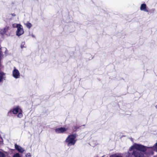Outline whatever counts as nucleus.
<instances>
[{
    "mask_svg": "<svg viewBox=\"0 0 157 157\" xmlns=\"http://www.w3.org/2000/svg\"><path fill=\"white\" fill-rule=\"evenodd\" d=\"M11 15L13 16H15V14L14 13L11 14Z\"/></svg>",
    "mask_w": 157,
    "mask_h": 157,
    "instance_id": "nucleus-18",
    "label": "nucleus"
},
{
    "mask_svg": "<svg viewBox=\"0 0 157 157\" xmlns=\"http://www.w3.org/2000/svg\"><path fill=\"white\" fill-rule=\"evenodd\" d=\"M76 137V134H71L67 136L65 140V142L68 146L70 147L75 144L77 141Z\"/></svg>",
    "mask_w": 157,
    "mask_h": 157,
    "instance_id": "nucleus-1",
    "label": "nucleus"
},
{
    "mask_svg": "<svg viewBox=\"0 0 157 157\" xmlns=\"http://www.w3.org/2000/svg\"><path fill=\"white\" fill-rule=\"evenodd\" d=\"M155 107L156 109H157V105L155 106Z\"/></svg>",
    "mask_w": 157,
    "mask_h": 157,
    "instance_id": "nucleus-20",
    "label": "nucleus"
},
{
    "mask_svg": "<svg viewBox=\"0 0 157 157\" xmlns=\"http://www.w3.org/2000/svg\"><path fill=\"white\" fill-rule=\"evenodd\" d=\"M109 157H122L120 155H112Z\"/></svg>",
    "mask_w": 157,
    "mask_h": 157,
    "instance_id": "nucleus-14",
    "label": "nucleus"
},
{
    "mask_svg": "<svg viewBox=\"0 0 157 157\" xmlns=\"http://www.w3.org/2000/svg\"><path fill=\"white\" fill-rule=\"evenodd\" d=\"M17 30L16 31V34L18 36H20L24 33V30L23 26L20 24H16Z\"/></svg>",
    "mask_w": 157,
    "mask_h": 157,
    "instance_id": "nucleus-2",
    "label": "nucleus"
},
{
    "mask_svg": "<svg viewBox=\"0 0 157 157\" xmlns=\"http://www.w3.org/2000/svg\"><path fill=\"white\" fill-rule=\"evenodd\" d=\"M140 10L146 12H148V10L146 5L145 3H143L140 6Z\"/></svg>",
    "mask_w": 157,
    "mask_h": 157,
    "instance_id": "nucleus-6",
    "label": "nucleus"
},
{
    "mask_svg": "<svg viewBox=\"0 0 157 157\" xmlns=\"http://www.w3.org/2000/svg\"><path fill=\"white\" fill-rule=\"evenodd\" d=\"M151 10L153 11H154L155 10V9H152Z\"/></svg>",
    "mask_w": 157,
    "mask_h": 157,
    "instance_id": "nucleus-19",
    "label": "nucleus"
},
{
    "mask_svg": "<svg viewBox=\"0 0 157 157\" xmlns=\"http://www.w3.org/2000/svg\"><path fill=\"white\" fill-rule=\"evenodd\" d=\"M3 57V55L2 54V52L0 50V60L2 59Z\"/></svg>",
    "mask_w": 157,
    "mask_h": 157,
    "instance_id": "nucleus-15",
    "label": "nucleus"
},
{
    "mask_svg": "<svg viewBox=\"0 0 157 157\" xmlns=\"http://www.w3.org/2000/svg\"><path fill=\"white\" fill-rule=\"evenodd\" d=\"M25 42H22L21 44V48H24L25 47Z\"/></svg>",
    "mask_w": 157,
    "mask_h": 157,
    "instance_id": "nucleus-13",
    "label": "nucleus"
},
{
    "mask_svg": "<svg viewBox=\"0 0 157 157\" xmlns=\"http://www.w3.org/2000/svg\"><path fill=\"white\" fill-rule=\"evenodd\" d=\"M21 109L19 107L17 106L14 108L12 110L9 111L8 113V114L10 115L12 113L14 114H17V113H18L20 111H21Z\"/></svg>",
    "mask_w": 157,
    "mask_h": 157,
    "instance_id": "nucleus-3",
    "label": "nucleus"
},
{
    "mask_svg": "<svg viewBox=\"0 0 157 157\" xmlns=\"http://www.w3.org/2000/svg\"><path fill=\"white\" fill-rule=\"evenodd\" d=\"M6 152L4 151H0V157H5Z\"/></svg>",
    "mask_w": 157,
    "mask_h": 157,
    "instance_id": "nucleus-11",
    "label": "nucleus"
},
{
    "mask_svg": "<svg viewBox=\"0 0 157 157\" xmlns=\"http://www.w3.org/2000/svg\"><path fill=\"white\" fill-rule=\"evenodd\" d=\"M2 142V139L0 137V143Z\"/></svg>",
    "mask_w": 157,
    "mask_h": 157,
    "instance_id": "nucleus-17",
    "label": "nucleus"
},
{
    "mask_svg": "<svg viewBox=\"0 0 157 157\" xmlns=\"http://www.w3.org/2000/svg\"><path fill=\"white\" fill-rule=\"evenodd\" d=\"M23 117V114L22 113V110H21V111H20L18 114L17 117L19 118H21Z\"/></svg>",
    "mask_w": 157,
    "mask_h": 157,
    "instance_id": "nucleus-12",
    "label": "nucleus"
},
{
    "mask_svg": "<svg viewBox=\"0 0 157 157\" xmlns=\"http://www.w3.org/2000/svg\"><path fill=\"white\" fill-rule=\"evenodd\" d=\"M25 25L26 26V27L29 29H30L32 26V24L29 22H27L26 23H25Z\"/></svg>",
    "mask_w": 157,
    "mask_h": 157,
    "instance_id": "nucleus-10",
    "label": "nucleus"
},
{
    "mask_svg": "<svg viewBox=\"0 0 157 157\" xmlns=\"http://www.w3.org/2000/svg\"><path fill=\"white\" fill-rule=\"evenodd\" d=\"M9 29V27H6L3 29H0V35L3 36Z\"/></svg>",
    "mask_w": 157,
    "mask_h": 157,
    "instance_id": "nucleus-8",
    "label": "nucleus"
},
{
    "mask_svg": "<svg viewBox=\"0 0 157 157\" xmlns=\"http://www.w3.org/2000/svg\"><path fill=\"white\" fill-rule=\"evenodd\" d=\"M31 36H32L33 37V38H35V36L34 35H33V34H32V35H31Z\"/></svg>",
    "mask_w": 157,
    "mask_h": 157,
    "instance_id": "nucleus-16",
    "label": "nucleus"
},
{
    "mask_svg": "<svg viewBox=\"0 0 157 157\" xmlns=\"http://www.w3.org/2000/svg\"><path fill=\"white\" fill-rule=\"evenodd\" d=\"M26 157H31V155L30 153H28L26 154L25 155ZM13 157H21L20 154L19 153H16L14 154Z\"/></svg>",
    "mask_w": 157,
    "mask_h": 157,
    "instance_id": "nucleus-9",
    "label": "nucleus"
},
{
    "mask_svg": "<svg viewBox=\"0 0 157 157\" xmlns=\"http://www.w3.org/2000/svg\"><path fill=\"white\" fill-rule=\"evenodd\" d=\"M67 130V128L64 127L58 128L55 129V132L57 133H63Z\"/></svg>",
    "mask_w": 157,
    "mask_h": 157,
    "instance_id": "nucleus-5",
    "label": "nucleus"
},
{
    "mask_svg": "<svg viewBox=\"0 0 157 157\" xmlns=\"http://www.w3.org/2000/svg\"><path fill=\"white\" fill-rule=\"evenodd\" d=\"M128 154H129V155H130V154H129V153H128Z\"/></svg>",
    "mask_w": 157,
    "mask_h": 157,
    "instance_id": "nucleus-21",
    "label": "nucleus"
},
{
    "mask_svg": "<svg viewBox=\"0 0 157 157\" xmlns=\"http://www.w3.org/2000/svg\"><path fill=\"white\" fill-rule=\"evenodd\" d=\"M12 76L16 79L20 77V72L15 67L12 71Z\"/></svg>",
    "mask_w": 157,
    "mask_h": 157,
    "instance_id": "nucleus-4",
    "label": "nucleus"
},
{
    "mask_svg": "<svg viewBox=\"0 0 157 157\" xmlns=\"http://www.w3.org/2000/svg\"><path fill=\"white\" fill-rule=\"evenodd\" d=\"M15 147L16 149L21 153H23L25 151V150L23 148H22L20 146L17 145V144H15Z\"/></svg>",
    "mask_w": 157,
    "mask_h": 157,
    "instance_id": "nucleus-7",
    "label": "nucleus"
}]
</instances>
